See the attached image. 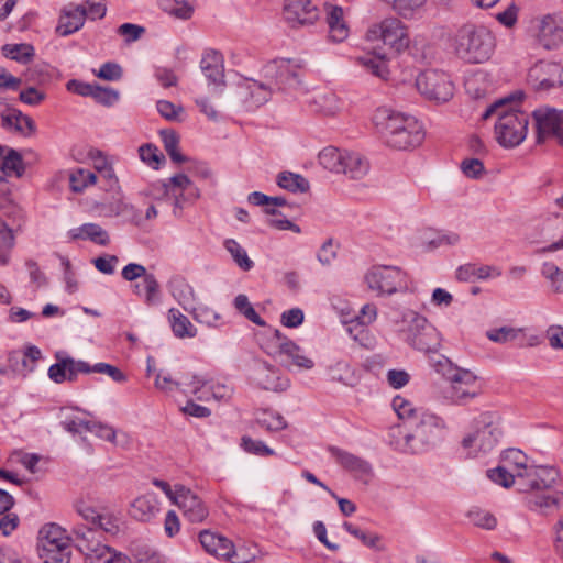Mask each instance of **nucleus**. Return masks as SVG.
<instances>
[{
    "mask_svg": "<svg viewBox=\"0 0 563 563\" xmlns=\"http://www.w3.org/2000/svg\"><path fill=\"white\" fill-rule=\"evenodd\" d=\"M91 98H93L98 103L103 106H112L119 99V92L111 88H106L99 85H95L91 93Z\"/></svg>",
    "mask_w": 563,
    "mask_h": 563,
    "instance_id": "62",
    "label": "nucleus"
},
{
    "mask_svg": "<svg viewBox=\"0 0 563 563\" xmlns=\"http://www.w3.org/2000/svg\"><path fill=\"white\" fill-rule=\"evenodd\" d=\"M261 346L268 355L273 357L285 356L290 361V365L299 368L311 369L314 366L313 361L306 355L305 351L277 329L267 332V336Z\"/></svg>",
    "mask_w": 563,
    "mask_h": 563,
    "instance_id": "9",
    "label": "nucleus"
},
{
    "mask_svg": "<svg viewBox=\"0 0 563 563\" xmlns=\"http://www.w3.org/2000/svg\"><path fill=\"white\" fill-rule=\"evenodd\" d=\"M437 372L441 373L452 384L453 395L455 401H462L466 398L475 397V393H470L463 388L470 387L475 384L476 376L467 369L455 366L448 357L440 355L434 363Z\"/></svg>",
    "mask_w": 563,
    "mask_h": 563,
    "instance_id": "12",
    "label": "nucleus"
},
{
    "mask_svg": "<svg viewBox=\"0 0 563 563\" xmlns=\"http://www.w3.org/2000/svg\"><path fill=\"white\" fill-rule=\"evenodd\" d=\"M254 416L257 426L269 432H277L287 428L285 418L277 411L258 409Z\"/></svg>",
    "mask_w": 563,
    "mask_h": 563,
    "instance_id": "40",
    "label": "nucleus"
},
{
    "mask_svg": "<svg viewBox=\"0 0 563 563\" xmlns=\"http://www.w3.org/2000/svg\"><path fill=\"white\" fill-rule=\"evenodd\" d=\"M0 169L7 175L12 173L21 175L23 170L21 155L16 151L11 150L3 158L0 156Z\"/></svg>",
    "mask_w": 563,
    "mask_h": 563,
    "instance_id": "56",
    "label": "nucleus"
},
{
    "mask_svg": "<svg viewBox=\"0 0 563 563\" xmlns=\"http://www.w3.org/2000/svg\"><path fill=\"white\" fill-rule=\"evenodd\" d=\"M343 528L355 538L360 539L364 545L373 548L377 551H384L385 548L380 544V536L377 533H368L350 522H344Z\"/></svg>",
    "mask_w": 563,
    "mask_h": 563,
    "instance_id": "50",
    "label": "nucleus"
},
{
    "mask_svg": "<svg viewBox=\"0 0 563 563\" xmlns=\"http://www.w3.org/2000/svg\"><path fill=\"white\" fill-rule=\"evenodd\" d=\"M365 279L369 289L379 295H393L407 287L405 273L395 266H375Z\"/></svg>",
    "mask_w": 563,
    "mask_h": 563,
    "instance_id": "14",
    "label": "nucleus"
},
{
    "mask_svg": "<svg viewBox=\"0 0 563 563\" xmlns=\"http://www.w3.org/2000/svg\"><path fill=\"white\" fill-rule=\"evenodd\" d=\"M538 40L547 49L556 48L563 43V26L555 16L545 15L540 20Z\"/></svg>",
    "mask_w": 563,
    "mask_h": 563,
    "instance_id": "26",
    "label": "nucleus"
},
{
    "mask_svg": "<svg viewBox=\"0 0 563 563\" xmlns=\"http://www.w3.org/2000/svg\"><path fill=\"white\" fill-rule=\"evenodd\" d=\"M495 49V37L484 26L465 24L461 26L454 38L456 55L468 63H484L490 58Z\"/></svg>",
    "mask_w": 563,
    "mask_h": 563,
    "instance_id": "4",
    "label": "nucleus"
},
{
    "mask_svg": "<svg viewBox=\"0 0 563 563\" xmlns=\"http://www.w3.org/2000/svg\"><path fill=\"white\" fill-rule=\"evenodd\" d=\"M71 240H90L99 245H107L110 241L106 230L96 223H85L68 232Z\"/></svg>",
    "mask_w": 563,
    "mask_h": 563,
    "instance_id": "36",
    "label": "nucleus"
},
{
    "mask_svg": "<svg viewBox=\"0 0 563 563\" xmlns=\"http://www.w3.org/2000/svg\"><path fill=\"white\" fill-rule=\"evenodd\" d=\"M330 372L333 380L345 386L353 387L358 383V377L355 374V371L344 361L336 362L331 366Z\"/></svg>",
    "mask_w": 563,
    "mask_h": 563,
    "instance_id": "45",
    "label": "nucleus"
},
{
    "mask_svg": "<svg viewBox=\"0 0 563 563\" xmlns=\"http://www.w3.org/2000/svg\"><path fill=\"white\" fill-rule=\"evenodd\" d=\"M345 154L346 151H340L336 147L328 146L319 153L318 158L323 168L332 173L340 174Z\"/></svg>",
    "mask_w": 563,
    "mask_h": 563,
    "instance_id": "42",
    "label": "nucleus"
},
{
    "mask_svg": "<svg viewBox=\"0 0 563 563\" xmlns=\"http://www.w3.org/2000/svg\"><path fill=\"white\" fill-rule=\"evenodd\" d=\"M173 503L183 510L184 516L191 522H201L208 517V509L201 499L185 486L177 488V495L173 497Z\"/></svg>",
    "mask_w": 563,
    "mask_h": 563,
    "instance_id": "22",
    "label": "nucleus"
},
{
    "mask_svg": "<svg viewBox=\"0 0 563 563\" xmlns=\"http://www.w3.org/2000/svg\"><path fill=\"white\" fill-rule=\"evenodd\" d=\"M188 312L192 314L196 321L207 325H213L219 319L218 313L207 306H197L195 303L194 309Z\"/></svg>",
    "mask_w": 563,
    "mask_h": 563,
    "instance_id": "64",
    "label": "nucleus"
},
{
    "mask_svg": "<svg viewBox=\"0 0 563 563\" xmlns=\"http://www.w3.org/2000/svg\"><path fill=\"white\" fill-rule=\"evenodd\" d=\"M283 14L292 29L312 25L319 19V10L311 0H285Z\"/></svg>",
    "mask_w": 563,
    "mask_h": 563,
    "instance_id": "16",
    "label": "nucleus"
},
{
    "mask_svg": "<svg viewBox=\"0 0 563 563\" xmlns=\"http://www.w3.org/2000/svg\"><path fill=\"white\" fill-rule=\"evenodd\" d=\"M537 128V142L554 137L563 126V111L554 108H540L533 111Z\"/></svg>",
    "mask_w": 563,
    "mask_h": 563,
    "instance_id": "21",
    "label": "nucleus"
},
{
    "mask_svg": "<svg viewBox=\"0 0 563 563\" xmlns=\"http://www.w3.org/2000/svg\"><path fill=\"white\" fill-rule=\"evenodd\" d=\"M164 196H170L175 200V207L181 208L184 191H188L191 198H198V189L185 174H177L169 178L168 183H163Z\"/></svg>",
    "mask_w": 563,
    "mask_h": 563,
    "instance_id": "27",
    "label": "nucleus"
},
{
    "mask_svg": "<svg viewBox=\"0 0 563 563\" xmlns=\"http://www.w3.org/2000/svg\"><path fill=\"white\" fill-rule=\"evenodd\" d=\"M521 332L520 328L501 327L488 330L486 336L495 343L504 344L516 340Z\"/></svg>",
    "mask_w": 563,
    "mask_h": 563,
    "instance_id": "55",
    "label": "nucleus"
},
{
    "mask_svg": "<svg viewBox=\"0 0 563 563\" xmlns=\"http://www.w3.org/2000/svg\"><path fill=\"white\" fill-rule=\"evenodd\" d=\"M87 16V9L84 5H77L74 9H64L56 27V32L62 36H67L82 27Z\"/></svg>",
    "mask_w": 563,
    "mask_h": 563,
    "instance_id": "31",
    "label": "nucleus"
},
{
    "mask_svg": "<svg viewBox=\"0 0 563 563\" xmlns=\"http://www.w3.org/2000/svg\"><path fill=\"white\" fill-rule=\"evenodd\" d=\"M78 515L90 525L87 529H92L96 536L99 531L109 534H117L119 532V519L109 511H99L95 507L86 504L78 503L76 505ZM86 530V528H82Z\"/></svg>",
    "mask_w": 563,
    "mask_h": 563,
    "instance_id": "17",
    "label": "nucleus"
},
{
    "mask_svg": "<svg viewBox=\"0 0 563 563\" xmlns=\"http://www.w3.org/2000/svg\"><path fill=\"white\" fill-rule=\"evenodd\" d=\"M14 246L13 231L0 219V264L7 265L10 261V253Z\"/></svg>",
    "mask_w": 563,
    "mask_h": 563,
    "instance_id": "48",
    "label": "nucleus"
},
{
    "mask_svg": "<svg viewBox=\"0 0 563 563\" xmlns=\"http://www.w3.org/2000/svg\"><path fill=\"white\" fill-rule=\"evenodd\" d=\"M168 289L173 298L177 300L184 310L189 311L194 309L196 295L192 287L184 277L174 276L168 282Z\"/></svg>",
    "mask_w": 563,
    "mask_h": 563,
    "instance_id": "33",
    "label": "nucleus"
},
{
    "mask_svg": "<svg viewBox=\"0 0 563 563\" xmlns=\"http://www.w3.org/2000/svg\"><path fill=\"white\" fill-rule=\"evenodd\" d=\"M234 307L235 309L243 314L247 320L252 321L253 323L264 327L265 321L257 314V312L252 307L247 296L241 294L238 295L234 299Z\"/></svg>",
    "mask_w": 563,
    "mask_h": 563,
    "instance_id": "53",
    "label": "nucleus"
},
{
    "mask_svg": "<svg viewBox=\"0 0 563 563\" xmlns=\"http://www.w3.org/2000/svg\"><path fill=\"white\" fill-rule=\"evenodd\" d=\"M373 123L387 146L395 150L415 148L424 140L423 128L415 117L388 107L376 109Z\"/></svg>",
    "mask_w": 563,
    "mask_h": 563,
    "instance_id": "1",
    "label": "nucleus"
},
{
    "mask_svg": "<svg viewBox=\"0 0 563 563\" xmlns=\"http://www.w3.org/2000/svg\"><path fill=\"white\" fill-rule=\"evenodd\" d=\"M542 275L551 282L552 289L555 292H563V271L553 263H544Z\"/></svg>",
    "mask_w": 563,
    "mask_h": 563,
    "instance_id": "57",
    "label": "nucleus"
},
{
    "mask_svg": "<svg viewBox=\"0 0 563 563\" xmlns=\"http://www.w3.org/2000/svg\"><path fill=\"white\" fill-rule=\"evenodd\" d=\"M199 540L203 549L212 555L229 560L234 554L233 543L223 536L205 530L200 532Z\"/></svg>",
    "mask_w": 563,
    "mask_h": 563,
    "instance_id": "28",
    "label": "nucleus"
},
{
    "mask_svg": "<svg viewBox=\"0 0 563 563\" xmlns=\"http://www.w3.org/2000/svg\"><path fill=\"white\" fill-rule=\"evenodd\" d=\"M417 89L426 98L437 102H446L453 96V84L449 76L438 70H427L416 79Z\"/></svg>",
    "mask_w": 563,
    "mask_h": 563,
    "instance_id": "15",
    "label": "nucleus"
},
{
    "mask_svg": "<svg viewBox=\"0 0 563 563\" xmlns=\"http://www.w3.org/2000/svg\"><path fill=\"white\" fill-rule=\"evenodd\" d=\"M367 38L369 41H382L396 53L408 48L410 42L407 27L397 18H387L374 24L367 31Z\"/></svg>",
    "mask_w": 563,
    "mask_h": 563,
    "instance_id": "11",
    "label": "nucleus"
},
{
    "mask_svg": "<svg viewBox=\"0 0 563 563\" xmlns=\"http://www.w3.org/2000/svg\"><path fill=\"white\" fill-rule=\"evenodd\" d=\"M408 328L406 330L408 343L424 353H437L441 345L440 333L423 317L417 312L407 316Z\"/></svg>",
    "mask_w": 563,
    "mask_h": 563,
    "instance_id": "10",
    "label": "nucleus"
},
{
    "mask_svg": "<svg viewBox=\"0 0 563 563\" xmlns=\"http://www.w3.org/2000/svg\"><path fill=\"white\" fill-rule=\"evenodd\" d=\"M136 296L143 297L146 305L152 306L159 301V284L153 274L145 275L141 282L133 285Z\"/></svg>",
    "mask_w": 563,
    "mask_h": 563,
    "instance_id": "38",
    "label": "nucleus"
},
{
    "mask_svg": "<svg viewBox=\"0 0 563 563\" xmlns=\"http://www.w3.org/2000/svg\"><path fill=\"white\" fill-rule=\"evenodd\" d=\"M368 169V162L361 154L346 152L340 174H344L351 179H362L367 175Z\"/></svg>",
    "mask_w": 563,
    "mask_h": 563,
    "instance_id": "37",
    "label": "nucleus"
},
{
    "mask_svg": "<svg viewBox=\"0 0 563 563\" xmlns=\"http://www.w3.org/2000/svg\"><path fill=\"white\" fill-rule=\"evenodd\" d=\"M325 22L328 25V38L332 43L344 42L350 34V27L344 16V11L339 5L325 3Z\"/></svg>",
    "mask_w": 563,
    "mask_h": 563,
    "instance_id": "24",
    "label": "nucleus"
},
{
    "mask_svg": "<svg viewBox=\"0 0 563 563\" xmlns=\"http://www.w3.org/2000/svg\"><path fill=\"white\" fill-rule=\"evenodd\" d=\"M393 408L402 420L405 442L413 453L435 442L442 428V422L435 415L415 407L411 401L400 396L393 399Z\"/></svg>",
    "mask_w": 563,
    "mask_h": 563,
    "instance_id": "2",
    "label": "nucleus"
},
{
    "mask_svg": "<svg viewBox=\"0 0 563 563\" xmlns=\"http://www.w3.org/2000/svg\"><path fill=\"white\" fill-rule=\"evenodd\" d=\"M96 174L84 168L74 170L69 176L70 188L75 192H81L89 185L96 184Z\"/></svg>",
    "mask_w": 563,
    "mask_h": 563,
    "instance_id": "51",
    "label": "nucleus"
},
{
    "mask_svg": "<svg viewBox=\"0 0 563 563\" xmlns=\"http://www.w3.org/2000/svg\"><path fill=\"white\" fill-rule=\"evenodd\" d=\"M57 363L48 368V377L56 384L64 382H74L77 379L79 373L90 374V364L85 361H76L69 356H62L60 353L56 354Z\"/></svg>",
    "mask_w": 563,
    "mask_h": 563,
    "instance_id": "19",
    "label": "nucleus"
},
{
    "mask_svg": "<svg viewBox=\"0 0 563 563\" xmlns=\"http://www.w3.org/2000/svg\"><path fill=\"white\" fill-rule=\"evenodd\" d=\"M529 81L537 88L547 90L563 84V68L553 62H539L530 68Z\"/></svg>",
    "mask_w": 563,
    "mask_h": 563,
    "instance_id": "20",
    "label": "nucleus"
},
{
    "mask_svg": "<svg viewBox=\"0 0 563 563\" xmlns=\"http://www.w3.org/2000/svg\"><path fill=\"white\" fill-rule=\"evenodd\" d=\"M157 511L158 500L154 493H147L135 498L129 509L132 518L143 522L151 520Z\"/></svg>",
    "mask_w": 563,
    "mask_h": 563,
    "instance_id": "32",
    "label": "nucleus"
},
{
    "mask_svg": "<svg viewBox=\"0 0 563 563\" xmlns=\"http://www.w3.org/2000/svg\"><path fill=\"white\" fill-rule=\"evenodd\" d=\"M3 55L22 64H27L34 56V47L31 44H5L2 47Z\"/></svg>",
    "mask_w": 563,
    "mask_h": 563,
    "instance_id": "46",
    "label": "nucleus"
},
{
    "mask_svg": "<svg viewBox=\"0 0 563 563\" xmlns=\"http://www.w3.org/2000/svg\"><path fill=\"white\" fill-rule=\"evenodd\" d=\"M279 187L291 192H306L309 189V181L299 174L283 172L277 177Z\"/></svg>",
    "mask_w": 563,
    "mask_h": 563,
    "instance_id": "43",
    "label": "nucleus"
},
{
    "mask_svg": "<svg viewBox=\"0 0 563 563\" xmlns=\"http://www.w3.org/2000/svg\"><path fill=\"white\" fill-rule=\"evenodd\" d=\"M551 487L528 492V505L531 510L541 511L543 514L558 510L563 501V494L547 493Z\"/></svg>",
    "mask_w": 563,
    "mask_h": 563,
    "instance_id": "29",
    "label": "nucleus"
},
{
    "mask_svg": "<svg viewBox=\"0 0 563 563\" xmlns=\"http://www.w3.org/2000/svg\"><path fill=\"white\" fill-rule=\"evenodd\" d=\"M356 63L372 75L383 80L388 79L389 69L384 56L366 54L364 56L357 57Z\"/></svg>",
    "mask_w": 563,
    "mask_h": 563,
    "instance_id": "41",
    "label": "nucleus"
},
{
    "mask_svg": "<svg viewBox=\"0 0 563 563\" xmlns=\"http://www.w3.org/2000/svg\"><path fill=\"white\" fill-rule=\"evenodd\" d=\"M311 104L316 112L324 117H334L342 110L340 99L332 91L317 92Z\"/></svg>",
    "mask_w": 563,
    "mask_h": 563,
    "instance_id": "35",
    "label": "nucleus"
},
{
    "mask_svg": "<svg viewBox=\"0 0 563 563\" xmlns=\"http://www.w3.org/2000/svg\"><path fill=\"white\" fill-rule=\"evenodd\" d=\"M200 68L209 82L213 85L212 93H220L222 87L225 86L222 55L216 51L206 52L200 62Z\"/></svg>",
    "mask_w": 563,
    "mask_h": 563,
    "instance_id": "23",
    "label": "nucleus"
},
{
    "mask_svg": "<svg viewBox=\"0 0 563 563\" xmlns=\"http://www.w3.org/2000/svg\"><path fill=\"white\" fill-rule=\"evenodd\" d=\"M467 518L477 528L485 530H494L497 526L496 517L488 510L473 507L467 512Z\"/></svg>",
    "mask_w": 563,
    "mask_h": 563,
    "instance_id": "49",
    "label": "nucleus"
},
{
    "mask_svg": "<svg viewBox=\"0 0 563 563\" xmlns=\"http://www.w3.org/2000/svg\"><path fill=\"white\" fill-rule=\"evenodd\" d=\"M503 463L514 473H521L522 475L529 472L536 465H527V456L517 449H509L503 454Z\"/></svg>",
    "mask_w": 563,
    "mask_h": 563,
    "instance_id": "44",
    "label": "nucleus"
},
{
    "mask_svg": "<svg viewBox=\"0 0 563 563\" xmlns=\"http://www.w3.org/2000/svg\"><path fill=\"white\" fill-rule=\"evenodd\" d=\"M265 77L274 89H296L300 85L298 70L288 60H275L264 67Z\"/></svg>",
    "mask_w": 563,
    "mask_h": 563,
    "instance_id": "18",
    "label": "nucleus"
},
{
    "mask_svg": "<svg viewBox=\"0 0 563 563\" xmlns=\"http://www.w3.org/2000/svg\"><path fill=\"white\" fill-rule=\"evenodd\" d=\"M332 453L336 462L357 478L363 479L372 475V466L366 460L340 449H333Z\"/></svg>",
    "mask_w": 563,
    "mask_h": 563,
    "instance_id": "30",
    "label": "nucleus"
},
{
    "mask_svg": "<svg viewBox=\"0 0 563 563\" xmlns=\"http://www.w3.org/2000/svg\"><path fill=\"white\" fill-rule=\"evenodd\" d=\"M37 553L44 563H69L70 540L56 523L45 525L38 532Z\"/></svg>",
    "mask_w": 563,
    "mask_h": 563,
    "instance_id": "7",
    "label": "nucleus"
},
{
    "mask_svg": "<svg viewBox=\"0 0 563 563\" xmlns=\"http://www.w3.org/2000/svg\"><path fill=\"white\" fill-rule=\"evenodd\" d=\"M161 136L164 148L173 162L180 164L187 161V157L178 150L179 137L173 130H162Z\"/></svg>",
    "mask_w": 563,
    "mask_h": 563,
    "instance_id": "47",
    "label": "nucleus"
},
{
    "mask_svg": "<svg viewBox=\"0 0 563 563\" xmlns=\"http://www.w3.org/2000/svg\"><path fill=\"white\" fill-rule=\"evenodd\" d=\"M487 477L505 488L515 485L519 492H531L553 487L559 473L553 467H532L522 475L521 473H514L506 465H500L488 470Z\"/></svg>",
    "mask_w": 563,
    "mask_h": 563,
    "instance_id": "5",
    "label": "nucleus"
},
{
    "mask_svg": "<svg viewBox=\"0 0 563 563\" xmlns=\"http://www.w3.org/2000/svg\"><path fill=\"white\" fill-rule=\"evenodd\" d=\"M168 321L173 333L179 339L194 338L197 334L196 328L190 320L184 316L178 309L170 308L168 310Z\"/></svg>",
    "mask_w": 563,
    "mask_h": 563,
    "instance_id": "39",
    "label": "nucleus"
},
{
    "mask_svg": "<svg viewBox=\"0 0 563 563\" xmlns=\"http://www.w3.org/2000/svg\"><path fill=\"white\" fill-rule=\"evenodd\" d=\"M508 99H500L489 106L483 113L486 120L497 114L495 124L496 141L503 147H515L523 142L528 131V114L515 109L512 106L506 108Z\"/></svg>",
    "mask_w": 563,
    "mask_h": 563,
    "instance_id": "3",
    "label": "nucleus"
},
{
    "mask_svg": "<svg viewBox=\"0 0 563 563\" xmlns=\"http://www.w3.org/2000/svg\"><path fill=\"white\" fill-rule=\"evenodd\" d=\"M157 111L162 117L169 121H181L184 108L181 106H176L167 100H159L156 104Z\"/></svg>",
    "mask_w": 563,
    "mask_h": 563,
    "instance_id": "61",
    "label": "nucleus"
},
{
    "mask_svg": "<svg viewBox=\"0 0 563 563\" xmlns=\"http://www.w3.org/2000/svg\"><path fill=\"white\" fill-rule=\"evenodd\" d=\"M2 124L23 135H31L35 132V123L32 118L16 109H10L7 113L2 114Z\"/></svg>",
    "mask_w": 563,
    "mask_h": 563,
    "instance_id": "34",
    "label": "nucleus"
},
{
    "mask_svg": "<svg viewBox=\"0 0 563 563\" xmlns=\"http://www.w3.org/2000/svg\"><path fill=\"white\" fill-rule=\"evenodd\" d=\"M225 249L241 269L250 271L254 266V263L249 258L246 251L235 240H227Z\"/></svg>",
    "mask_w": 563,
    "mask_h": 563,
    "instance_id": "52",
    "label": "nucleus"
},
{
    "mask_svg": "<svg viewBox=\"0 0 563 563\" xmlns=\"http://www.w3.org/2000/svg\"><path fill=\"white\" fill-rule=\"evenodd\" d=\"M274 87L269 80L267 82L250 78H241L234 89L230 92V99L236 103H243L247 107H260L267 102Z\"/></svg>",
    "mask_w": 563,
    "mask_h": 563,
    "instance_id": "13",
    "label": "nucleus"
},
{
    "mask_svg": "<svg viewBox=\"0 0 563 563\" xmlns=\"http://www.w3.org/2000/svg\"><path fill=\"white\" fill-rule=\"evenodd\" d=\"M404 18H409L421 8L426 0H382Z\"/></svg>",
    "mask_w": 563,
    "mask_h": 563,
    "instance_id": "54",
    "label": "nucleus"
},
{
    "mask_svg": "<svg viewBox=\"0 0 563 563\" xmlns=\"http://www.w3.org/2000/svg\"><path fill=\"white\" fill-rule=\"evenodd\" d=\"M254 384L269 391H280L288 387V380L282 378L278 371L266 362H258L253 372Z\"/></svg>",
    "mask_w": 563,
    "mask_h": 563,
    "instance_id": "25",
    "label": "nucleus"
},
{
    "mask_svg": "<svg viewBox=\"0 0 563 563\" xmlns=\"http://www.w3.org/2000/svg\"><path fill=\"white\" fill-rule=\"evenodd\" d=\"M183 385V391L195 395L199 400L209 399V383L199 376H192L189 383H184Z\"/></svg>",
    "mask_w": 563,
    "mask_h": 563,
    "instance_id": "58",
    "label": "nucleus"
},
{
    "mask_svg": "<svg viewBox=\"0 0 563 563\" xmlns=\"http://www.w3.org/2000/svg\"><path fill=\"white\" fill-rule=\"evenodd\" d=\"M60 424L63 428L73 434H81L87 432L91 426V421L82 420L75 416H66L62 419Z\"/></svg>",
    "mask_w": 563,
    "mask_h": 563,
    "instance_id": "63",
    "label": "nucleus"
},
{
    "mask_svg": "<svg viewBox=\"0 0 563 563\" xmlns=\"http://www.w3.org/2000/svg\"><path fill=\"white\" fill-rule=\"evenodd\" d=\"M140 158L151 167L157 169L165 159L159 150L152 144H144L139 148Z\"/></svg>",
    "mask_w": 563,
    "mask_h": 563,
    "instance_id": "60",
    "label": "nucleus"
},
{
    "mask_svg": "<svg viewBox=\"0 0 563 563\" xmlns=\"http://www.w3.org/2000/svg\"><path fill=\"white\" fill-rule=\"evenodd\" d=\"M241 446L245 452L260 456H271L275 454L274 450L268 448L264 442L253 440L247 435L242 437Z\"/></svg>",
    "mask_w": 563,
    "mask_h": 563,
    "instance_id": "59",
    "label": "nucleus"
},
{
    "mask_svg": "<svg viewBox=\"0 0 563 563\" xmlns=\"http://www.w3.org/2000/svg\"><path fill=\"white\" fill-rule=\"evenodd\" d=\"M500 416L495 411H485L474 419V431L462 440V446L471 456L490 452L498 443Z\"/></svg>",
    "mask_w": 563,
    "mask_h": 563,
    "instance_id": "6",
    "label": "nucleus"
},
{
    "mask_svg": "<svg viewBox=\"0 0 563 563\" xmlns=\"http://www.w3.org/2000/svg\"><path fill=\"white\" fill-rule=\"evenodd\" d=\"M75 542L85 563H130L128 558L102 544L92 529H75Z\"/></svg>",
    "mask_w": 563,
    "mask_h": 563,
    "instance_id": "8",
    "label": "nucleus"
}]
</instances>
